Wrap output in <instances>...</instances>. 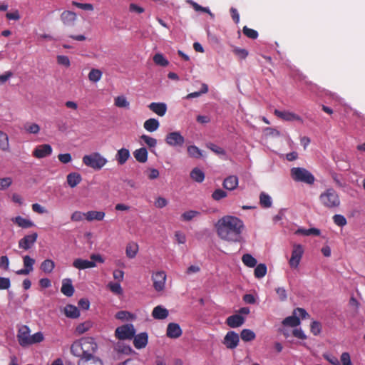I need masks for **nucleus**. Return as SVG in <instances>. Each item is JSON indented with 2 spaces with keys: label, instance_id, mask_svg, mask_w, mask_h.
Masks as SVG:
<instances>
[{
  "label": "nucleus",
  "instance_id": "obj_56",
  "mask_svg": "<svg viewBox=\"0 0 365 365\" xmlns=\"http://www.w3.org/2000/svg\"><path fill=\"white\" fill-rule=\"evenodd\" d=\"M58 64L68 68L71 66V61L68 56L64 55H58L56 57Z\"/></svg>",
  "mask_w": 365,
  "mask_h": 365
},
{
  "label": "nucleus",
  "instance_id": "obj_39",
  "mask_svg": "<svg viewBox=\"0 0 365 365\" xmlns=\"http://www.w3.org/2000/svg\"><path fill=\"white\" fill-rule=\"evenodd\" d=\"M295 234L303 235L305 236H309V235L319 236L320 235V230L317 228H310V229L299 228L295 232Z\"/></svg>",
  "mask_w": 365,
  "mask_h": 365
},
{
  "label": "nucleus",
  "instance_id": "obj_63",
  "mask_svg": "<svg viewBox=\"0 0 365 365\" xmlns=\"http://www.w3.org/2000/svg\"><path fill=\"white\" fill-rule=\"evenodd\" d=\"M31 207H32V210L36 213L41 214V215L48 213V210L45 207L42 206L41 205H40L38 203H34L31 205Z\"/></svg>",
  "mask_w": 365,
  "mask_h": 365
},
{
  "label": "nucleus",
  "instance_id": "obj_13",
  "mask_svg": "<svg viewBox=\"0 0 365 365\" xmlns=\"http://www.w3.org/2000/svg\"><path fill=\"white\" fill-rule=\"evenodd\" d=\"M37 238V232H32L30 235H26L19 241V247L24 250H28L34 246Z\"/></svg>",
  "mask_w": 365,
  "mask_h": 365
},
{
  "label": "nucleus",
  "instance_id": "obj_37",
  "mask_svg": "<svg viewBox=\"0 0 365 365\" xmlns=\"http://www.w3.org/2000/svg\"><path fill=\"white\" fill-rule=\"evenodd\" d=\"M240 336L242 341L247 342L254 340L256 338V334L251 329H244L240 333Z\"/></svg>",
  "mask_w": 365,
  "mask_h": 365
},
{
  "label": "nucleus",
  "instance_id": "obj_59",
  "mask_svg": "<svg viewBox=\"0 0 365 365\" xmlns=\"http://www.w3.org/2000/svg\"><path fill=\"white\" fill-rule=\"evenodd\" d=\"M341 365H353L351 360V356L348 352H343L340 356Z\"/></svg>",
  "mask_w": 365,
  "mask_h": 365
},
{
  "label": "nucleus",
  "instance_id": "obj_35",
  "mask_svg": "<svg viewBox=\"0 0 365 365\" xmlns=\"http://www.w3.org/2000/svg\"><path fill=\"white\" fill-rule=\"evenodd\" d=\"M0 149L6 152L10 150L9 136L1 130H0Z\"/></svg>",
  "mask_w": 365,
  "mask_h": 365
},
{
  "label": "nucleus",
  "instance_id": "obj_46",
  "mask_svg": "<svg viewBox=\"0 0 365 365\" xmlns=\"http://www.w3.org/2000/svg\"><path fill=\"white\" fill-rule=\"evenodd\" d=\"M153 61L156 65L163 67H165L169 64V61L160 53H158L154 55Z\"/></svg>",
  "mask_w": 365,
  "mask_h": 365
},
{
  "label": "nucleus",
  "instance_id": "obj_41",
  "mask_svg": "<svg viewBox=\"0 0 365 365\" xmlns=\"http://www.w3.org/2000/svg\"><path fill=\"white\" fill-rule=\"evenodd\" d=\"M255 277L256 278H262L264 277L267 272V268L265 264L261 263L255 266Z\"/></svg>",
  "mask_w": 365,
  "mask_h": 365
},
{
  "label": "nucleus",
  "instance_id": "obj_30",
  "mask_svg": "<svg viewBox=\"0 0 365 365\" xmlns=\"http://www.w3.org/2000/svg\"><path fill=\"white\" fill-rule=\"evenodd\" d=\"M159 126L160 123L158 120L155 118H149L143 123V128L150 133L156 131L159 128Z\"/></svg>",
  "mask_w": 365,
  "mask_h": 365
},
{
  "label": "nucleus",
  "instance_id": "obj_62",
  "mask_svg": "<svg viewBox=\"0 0 365 365\" xmlns=\"http://www.w3.org/2000/svg\"><path fill=\"white\" fill-rule=\"evenodd\" d=\"M263 131H264V133L267 136H272V137L277 138V137H279L281 135L280 132L274 128H270V127L265 128Z\"/></svg>",
  "mask_w": 365,
  "mask_h": 365
},
{
  "label": "nucleus",
  "instance_id": "obj_47",
  "mask_svg": "<svg viewBox=\"0 0 365 365\" xmlns=\"http://www.w3.org/2000/svg\"><path fill=\"white\" fill-rule=\"evenodd\" d=\"M208 92V86L205 83H202L201 90L200 91L192 92L187 94L185 97L187 99H191L194 98H197L202 94L207 93Z\"/></svg>",
  "mask_w": 365,
  "mask_h": 365
},
{
  "label": "nucleus",
  "instance_id": "obj_3",
  "mask_svg": "<svg viewBox=\"0 0 365 365\" xmlns=\"http://www.w3.org/2000/svg\"><path fill=\"white\" fill-rule=\"evenodd\" d=\"M319 200L324 207L329 210L336 209L341 204L339 195L333 187H328L322 192Z\"/></svg>",
  "mask_w": 365,
  "mask_h": 365
},
{
  "label": "nucleus",
  "instance_id": "obj_60",
  "mask_svg": "<svg viewBox=\"0 0 365 365\" xmlns=\"http://www.w3.org/2000/svg\"><path fill=\"white\" fill-rule=\"evenodd\" d=\"M168 204V201L163 197H158L155 198L154 205L159 209L166 207Z\"/></svg>",
  "mask_w": 365,
  "mask_h": 365
},
{
  "label": "nucleus",
  "instance_id": "obj_29",
  "mask_svg": "<svg viewBox=\"0 0 365 365\" xmlns=\"http://www.w3.org/2000/svg\"><path fill=\"white\" fill-rule=\"evenodd\" d=\"M130 155L127 148H120L117 151L115 159L119 165H123L129 159Z\"/></svg>",
  "mask_w": 365,
  "mask_h": 365
},
{
  "label": "nucleus",
  "instance_id": "obj_16",
  "mask_svg": "<svg viewBox=\"0 0 365 365\" xmlns=\"http://www.w3.org/2000/svg\"><path fill=\"white\" fill-rule=\"evenodd\" d=\"M53 149L48 144H42L36 146L34 151L33 155L36 158H43L51 155Z\"/></svg>",
  "mask_w": 365,
  "mask_h": 365
},
{
  "label": "nucleus",
  "instance_id": "obj_25",
  "mask_svg": "<svg viewBox=\"0 0 365 365\" xmlns=\"http://www.w3.org/2000/svg\"><path fill=\"white\" fill-rule=\"evenodd\" d=\"M168 310L161 305L155 307L152 312V317L155 319H165L168 317Z\"/></svg>",
  "mask_w": 365,
  "mask_h": 365
},
{
  "label": "nucleus",
  "instance_id": "obj_19",
  "mask_svg": "<svg viewBox=\"0 0 365 365\" xmlns=\"http://www.w3.org/2000/svg\"><path fill=\"white\" fill-rule=\"evenodd\" d=\"M76 13L71 11H64L61 14V20L63 23V24L66 26H73L76 21Z\"/></svg>",
  "mask_w": 365,
  "mask_h": 365
},
{
  "label": "nucleus",
  "instance_id": "obj_9",
  "mask_svg": "<svg viewBox=\"0 0 365 365\" xmlns=\"http://www.w3.org/2000/svg\"><path fill=\"white\" fill-rule=\"evenodd\" d=\"M304 254V248L299 244L294 245L293 249L292 251V255L289 260V266L292 268L297 269L301 262Z\"/></svg>",
  "mask_w": 365,
  "mask_h": 365
},
{
  "label": "nucleus",
  "instance_id": "obj_23",
  "mask_svg": "<svg viewBox=\"0 0 365 365\" xmlns=\"http://www.w3.org/2000/svg\"><path fill=\"white\" fill-rule=\"evenodd\" d=\"M78 365H103L102 361L94 355L79 358Z\"/></svg>",
  "mask_w": 365,
  "mask_h": 365
},
{
  "label": "nucleus",
  "instance_id": "obj_40",
  "mask_svg": "<svg viewBox=\"0 0 365 365\" xmlns=\"http://www.w3.org/2000/svg\"><path fill=\"white\" fill-rule=\"evenodd\" d=\"M190 177L193 180L202 182L205 179V174L201 170L195 168L191 171Z\"/></svg>",
  "mask_w": 365,
  "mask_h": 365
},
{
  "label": "nucleus",
  "instance_id": "obj_42",
  "mask_svg": "<svg viewBox=\"0 0 365 365\" xmlns=\"http://www.w3.org/2000/svg\"><path fill=\"white\" fill-rule=\"evenodd\" d=\"M187 1L188 4H190L193 7V9L196 11H202V12L207 13L210 16V17L212 19H214L215 16L210 11L209 8H207V7H202L200 5H199L198 4H197L196 2L193 1L192 0H187Z\"/></svg>",
  "mask_w": 365,
  "mask_h": 365
},
{
  "label": "nucleus",
  "instance_id": "obj_8",
  "mask_svg": "<svg viewBox=\"0 0 365 365\" xmlns=\"http://www.w3.org/2000/svg\"><path fill=\"white\" fill-rule=\"evenodd\" d=\"M135 334L134 326L131 324L118 327L115 331V336L120 340L131 339Z\"/></svg>",
  "mask_w": 365,
  "mask_h": 365
},
{
  "label": "nucleus",
  "instance_id": "obj_50",
  "mask_svg": "<svg viewBox=\"0 0 365 365\" xmlns=\"http://www.w3.org/2000/svg\"><path fill=\"white\" fill-rule=\"evenodd\" d=\"M200 212L196 210H188L181 215V219L184 221H190L197 216H199Z\"/></svg>",
  "mask_w": 365,
  "mask_h": 365
},
{
  "label": "nucleus",
  "instance_id": "obj_2",
  "mask_svg": "<svg viewBox=\"0 0 365 365\" xmlns=\"http://www.w3.org/2000/svg\"><path fill=\"white\" fill-rule=\"evenodd\" d=\"M98 346L93 338L84 337L75 341L71 347V351L74 356L81 358L94 355Z\"/></svg>",
  "mask_w": 365,
  "mask_h": 365
},
{
  "label": "nucleus",
  "instance_id": "obj_28",
  "mask_svg": "<svg viewBox=\"0 0 365 365\" xmlns=\"http://www.w3.org/2000/svg\"><path fill=\"white\" fill-rule=\"evenodd\" d=\"M67 183L71 188L76 187L82 180L81 175L76 172L69 173L66 177Z\"/></svg>",
  "mask_w": 365,
  "mask_h": 365
},
{
  "label": "nucleus",
  "instance_id": "obj_26",
  "mask_svg": "<svg viewBox=\"0 0 365 365\" xmlns=\"http://www.w3.org/2000/svg\"><path fill=\"white\" fill-rule=\"evenodd\" d=\"M138 245L135 242H130L125 247V255L129 259H133L136 257L138 252Z\"/></svg>",
  "mask_w": 365,
  "mask_h": 365
},
{
  "label": "nucleus",
  "instance_id": "obj_18",
  "mask_svg": "<svg viewBox=\"0 0 365 365\" xmlns=\"http://www.w3.org/2000/svg\"><path fill=\"white\" fill-rule=\"evenodd\" d=\"M245 322V319L240 314L230 316L226 319V324L231 328H237L241 327Z\"/></svg>",
  "mask_w": 365,
  "mask_h": 365
},
{
  "label": "nucleus",
  "instance_id": "obj_64",
  "mask_svg": "<svg viewBox=\"0 0 365 365\" xmlns=\"http://www.w3.org/2000/svg\"><path fill=\"white\" fill-rule=\"evenodd\" d=\"M233 53L241 59H245L248 56V51L246 49L238 47L234 48Z\"/></svg>",
  "mask_w": 365,
  "mask_h": 365
},
{
  "label": "nucleus",
  "instance_id": "obj_49",
  "mask_svg": "<svg viewBox=\"0 0 365 365\" xmlns=\"http://www.w3.org/2000/svg\"><path fill=\"white\" fill-rule=\"evenodd\" d=\"M91 327H92L91 322L86 321V322L79 324L76 328V331L78 334H82L86 332L87 331H88L91 328Z\"/></svg>",
  "mask_w": 365,
  "mask_h": 365
},
{
  "label": "nucleus",
  "instance_id": "obj_38",
  "mask_svg": "<svg viewBox=\"0 0 365 365\" xmlns=\"http://www.w3.org/2000/svg\"><path fill=\"white\" fill-rule=\"evenodd\" d=\"M243 264L248 267H255L257 265V259L250 254H245L242 257Z\"/></svg>",
  "mask_w": 365,
  "mask_h": 365
},
{
  "label": "nucleus",
  "instance_id": "obj_6",
  "mask_svg": "<svg viewBox=\"0 0 365 365\" xmlns=\"http://www.w3.org/2000/svg\"><path fill=\"white\" fill-rule=\"evenodd\" d=\"M92 261L77 258L73 262V266L78 269H85L96 267V262L103 263L104 259L99 254H93L91 255Z\"/></svg>",
  "mask_w": 365,
  "mask_h": 365
},
{
  "label": "nucleus",
  "instance_id": "obj_31",
  "mask_svg": "<svg viewBox=\"0 0 365 365\" xmlns=\"http://www.w3.org/2000/svg\"><path fill=\"white\" fill-rule=\"evenodd\" d=\"M86 220L89 222L93 220L101 221L105 217L106 213L103 211L91 210L86 212Z\"/></svg>",
  "mask_w": 365,
  "mask_h": 365
},
{
  "label": "nucleus",
  "instance_id": "obj_5",
  "mask_svg": "<svg viewBox=\"0 0 365 365\" xmlns=\"http://www.w3.org/2000/svg\"><path fill=\"white\" fill-rule=\"evenodd\" d=\"M290 175L294 181L307 185H313L315 181L313 174L304 168H292L290 170Z\"/></svg>",
  "mask_w": 365,
  "mask_h": 365
},
{
  "label": "nucleus",
  "instance_id": "obj_52",
  "mask_svg": "<svg viewBox=\"0 0 365 365\" xmlns=\"http://www.w3.org/2000/svg\"><path fill=\"white\" fill-rule=\"evenodd\" d=\"M23 261L24 268L31 272L34 269L33 266L35 264V260L29 255H26L23 257Z\"/></svg>",
  "mask_w": 365,
  "mask_h": 365
},
{
  "label": "nucleus",
  "instance_id": "obj_27",
  "mask_svg": "<svg viewBox=\"0 0 365 365\" xmlns=\"http://www.w3.org/2000/svg\"><path fill=\"white\" fill-rule=\"evenodd\" d=\"M222 185L228 190H234L238 185V178L235 175H230L224 180Z\"/></svg>",
  "mask_w": 365,
  "mask_h": 365
},
{
  "label": "nucleus",
  "instance_id": "obj_51",
  "mask_svg": "<svg viewBox=\"0 0 365 365\" xmlns=\"http://www.w3.org/2000/svg\"><path fill=\"white\" fill-rule=\"evenodd\" d=\"M25 130L31 134H37L40 131V127L37 123H28L24 125Z\"/></svg>",
  "mask_w": 365,
  "mask_h": 365
},
{
  "label": "nucleus",
  "instance_id": "obj_22",
  "mask_svg": "<svg viewBox=\"0 0 365 365\" xmlns=\"http://www.w3.org/2000/svg\"><path fill=\"white\" fill-rule=\"evenodd\" d=\"M11 221L18 225L19 227L27 229L30 227H33L35 226V224L33 221L29 219L24 218L21 216H16L11 219Z\"/></svg>",
  "mask_w": 365,
  "mask_h": 365
},
{
  "label": "nucleus",
  "instance_id": "obj_20",
  "mask_svg": "<svg viewBox=\"0 0 365 365\" xmlns=\"http://www.w3.org/2000/svg\"><path fill=\"white\" fill-rule=\"evenodd\" d=\"M148 108L159 116H164L167 112V105L165 103H151Z\"/></svg>",
  "mask_w": 365,
  "mask_h": 365
},
{
  "label": "nucleus",
  "instance_id": "obj_33",
  "mask_svg": "<svg viewBox=\"0 0 365 365\" xmlns=\"http://www.w3.org/2000/svg\"><path fill=\"white\" fill-rule=\"evenodd\" d=\"M114 105L117 108H130V102L128 101L127 98L123 95L118 96L114 98Z\"/></svg>",
  "mask_w": 365,
  "mask_h": 365
},
{
  "label": "nucleus",
  "instance_id": "obj_58",
  "mask_svg": "<svg viewBox=\"0 0 365 365\" xmlns=\"http://www.w3.org/2000/svg\"><path fill=\"white\" fill-rule=\"evenodd\" d=\"M44 337L41 332H36L33 335H31L29 345L40 343L43 340Z\"/></svg>",
  "mask_w": 365,
  "mask_h": 365
},
{
  "label": "nucleus",
  "instance_id": "obj_48",
  "mask_svg": "<svg viewBox=\"0 0 365 365\" xmlns=\"http://www.w3.org/2000/svg\"><path fill=\"white\" fill-rule=\"evenodd\" d=\"M259 200L261 205L264 207L268 208L272 206V201L271 197L264 192L260 194Z\"/></svg>",
  "mask_w": 365,
  "mask_h": 365
},
{
  "label": "nucleus",
  "instance_id": "obj_7",
  "mask_svg": "<svg viewBox=\"0 0 365 365\" xmlns=\"http://www.w3.org/2000/svg\"><path fill=\"white\" fill-rule=\"evenodd\" d=\"M299 317L302 319L309 317V314L304 309L302 308H297L293 312V315L286 317L283 321L282 324L284 326H288L291 327H295L300 324Z\"/></svg>",
  "mask_w": 365,
  "mask_h": 365
},
{
  "label": "nucleus",
  "instance_id": "obj_15",
  "mask_svg": "<svg viewBox=\"0 0 365 365\" xmlns=\"http://www.w3.org/2000/svg\"><path fill=\"white\" fill-rule=\"evenodd\" d=\"M30 329L27 326H22L19 328L17 334V339L19 344L22 346L29 345L31 339Z\"/></svg>",
  "mask_w": 365,
  "mask_h": 365
},
{
  "label": "nucleus",
  "instance_id": "obj_24",
  "mask_svg": "<svg viewBox=\"0 0 365 365\" xmlns=\"http://www.w3.org/2000/svg\"><path fill=\"white\" fill-rule=\"evenodd\" d=\"M148 341L147 333L143 332L134 337L133 344L136 349H143L146 346Z\"/></svg>",
  "mask_w": 365,
  "mask_h": 365
},
{
  "label": "nucleus",
  "instance_id": "obj_32",
  "mask_svg": "<svg viewBox=\"0 0 365 365\" xmlns=\"http://www.w3.org/2000/svg\"><path fill=\"white\" fill-rule=\"evenodd\" d=\"M134 158L139 163H144L148 160V151L145 148H140L133 152Z\"/></svg>",
  "mask_w": 365,
  "mask_h": 365
},
{
  "label": "nucleus",
  "instance_id": "obj_54",
  "mask_svg": "<svg viewBox=\"0 0 365 365\" xmlns=\"http://www.w3.org/2000/svg\"><path fill=\"white\" fill-rule=\"evenodd\" d=\"M140 138L150 148H155L157 145V140L147 135H141Z\"/></svg>",
  "mask_w": 365,
  "mask_h": 365
},
{
  "label": "nucleus",
  "instance_id": "obj_43",
  "mask_svg": "<svg viewBox=\"0 0 365 365\" xmlns=\"http://www.w3.org/2000/svg\"><path fill=\"white\" fill-rule=\"evenodd\" d=\"M55 267V263L51 259H45L41 264V269L45 273H51Z\"/></svg>",
  "mask_w": 365,
  "mask_h": 365
},
{
  "label": "nucleus",
  "instance_id": "obj_17",
  "mask_svg": "<svg viewBox=\"0 0 365 365\" xmlns=\"http://www.w3.org/2000/svg\"><path fill=\"white\" fill-rule=\"evenodd\" d=\"M182 334V329L177 323L171 322L168 324L166 335L171 339H178Z\"/></svg>",
  "mask_w": 365,
  "mask_h": 365
},
{
  "label": "nucleus",
  "instance_id": "obj_36",
  "mask_svg": "<svg viewBox=\"0 0 365 365\" xmlns=\"http://www.w3.org/2000/svg\"><path fill=\"white\" fill-rule=\"evenodd\" d=\"M103 73L101 70L92 68L88 73V78L91 82L97 83L101 79Z\"/></svg>",
  "mask_w": 365,
  "mask_h": 365
},
{
  "label": "nucleus",
  "instance_id": "obj_53",
  "mask_svg": "<svg viewBox=\"0 0 365 365\" xmlns=\"http://www.w3.org/2000/svg\"><path fill=\"white\" fill-rule=\"evenodd\" d=\"M187 153L190 157L199 158L202 156L201 150L195 145H190L187 148Z\"/></svg>",
  "mask_w": 365,
  "mask_h": 365
},
{
  "label": "nucleus",
  "instance_id": "obj_61",
  "mask_svg": "<svg viewBox=\"0 0 365 365\" xmlns=\"http://www.w3.org/2000/svg\"><path fill=\"white\" fill-rule=\"evenodd\" d=\"M334 222L340 227L345 226L347 223L346 219L341 215H335L333 217Z\"/></svg>",
  "mask_w": 365,
  "mask_h": 365
},
{
  "label": "nucleus",
  "instance_id": "obj_34",
  "mask_svg": "<svg viewBox=\"0 0 365 365\" xmlns=\"http://www.w3.org/2000/svg\"><path fill=\"white\" fill-rule=\"evenodd\" d=\"M64 313L67 317L76 319L80 316L78 309L72 304L66 305L64 308Z\"/></svg>",
  "mask_w": 365,
  "mask_h": 365
},
{
  "label": "nucleus",
  "instance_id": "obj_44",
  "mask_svg": "<svg viewBox=\"0 0 365 365\" xmlns=\"http://www.w3.org/2000/svg\"><path fill=\"white\" fill-rule=\"evenodd\" d=\"M115 318L122 321H129L135 319V316L128 311H120L116 313Z\"/></svg>",
  "mask_w": 365,
  "mask_h": 365
},
{
  "label": "nucleus",
  "instance_id": "obj_45",
  "mask_svg": "<svg viewBox=\"0 0 365 365\" xmlns=\"http://www.w3.org/2000/svg\"><path fill=\"white\" fill-rule=\"evenodd\" d=\"M120 282H109L107 285L108 288L112 293L116 295H121L123 293Z\"/></svg>",
  "mask_w": 365,
  "mask_h": 365
},
{
  "label": "nucleus",
  "instance_id": "obj_1",
  "mask_svg": "<svg viewBox=\"0 0 365 365\" xmlns=\"http://www.w3.org/2000/svg\"><path fill=\"white\" fill-rule=\"evenodd\" d=\"M214 227L218 237L223 241L237 243L242 240L245 224L236 216L227 215L220 217Z\"/></svg>",
  "mask_w": 365,
  "mask_h": 365
},
{
  "label": "nucleus",
  "instance_id": "obj_57",
  "mask_svg": "<svg viewBox=\"0 0 365 365\" xmlns=\"http://www.w3.org/2000/svg\"><path fill=\"white\" fill-rule=\"evenodd\" d=\"M84 218L86 219V212H82L80 211L73 212L71 216V220L73 222H80L82 221Z\"/></svg>",
  "mask_w": 365,
  "mask_h": 365
},
{
  "label": "nucleus",
  "instance_id": "obj_21",
  "mask_svg": "<svg viewBox=\"0 0 365 365\" xmlns=\"http://www.w3.org/2000/svg\"><path fill=\"white\" fill-rule=\"evenodd\" d=\"M61 292L66 297H71L74 293V287L72 280L70 278H65L62 280Z\"/></svg>",
  "mask_w": 365,
  "mask_h": 365
},
{
  "label": "nucleus",
  "instance_id": "obj_12",
  "mask_svg": "<svg viewBox=\"0 0 365 365\" xmlns=\"http://www.w3.org/2000/svg\"><path fill=\"white\" fill-rule=\"evenodd\" d=\"M240 336L234 331H229L225 336L222 344L229 349H235L239 344Z\"/></svg>",
  "mask_w": 365,
  "mask_h": 365
},
{
  "label": "nucleus",
  "instance_id": "obj_4",
  "mask_svg": "<svg viewBox=\"0 0 365 365\" xmlns=\"http://www.w3.org/2000/svg\"><path fill=\"white\" fill-rule=\"evenodd\" d=\"M83 163L95 170H101L108 163V160L98 152L85 155L82 158Z\"/></svg>",
  "mask_w": 365,
  "mask_h": 365
},
{
  "label": "nucleus",
  "instance_id": "obj_11",
  "mask_svg": "<svg viewBox=\"0 0 365 365\" xmlns=\"http://www.w3.org/2000/svg\"><path fill=\"white\" fill-rule=\"evenodd\" d=\"M152 280L155 291L164 290L166 282V274L164 271H158L153 274Z\"/></svg>",
  "mask_w": 365,
  "mask_h": 365
},
{
  "label": "nucleus",
  "instance_id": "obj_10",
  "mask_svg": "<svg viewBox=\"0 0 365 365\" xmlns=\"http://www.w3.org/2000/svg\"><path fill=\"white\" fill-rule=\"evenodd\" d=\"M165 140L171 147H182L185 143L184 137L178 131L168 133Z\"/></svg>",
  "mask_w": 365,
  "mask_h": 365
},
{
  "label": "nucleus",
  "instance_id": "obj_14",
  "mask_svg": "<svg viewBox=\"0 0 365 365\" xmlns=\"http://www.w3.org/2000/svg\"><path fill=\"white\" fill-rule=\"evenodd\" d=\"M274 115L284 121H299L302 122V118L297 114L289 110H279L275 109L274 111Z\"/></svg>",
  "mask_w": 365,
  "mask_h": 365
},
{
  "label": "nucleus",
  "instance_id": "obj_55",
  "mask_svg": "<svg viewBox=\"0 0 365 365\" xmlns=\"http://www.w3.org/2000/svg\"><path fill=\"white\" fill-rule=\"evenodd\" d=\"M227 196V193L222 189H217L212 194V199L216 201H219L221 199L226 197Z\"/></svg>",
  "mask_w": 365,
  "mask_h": 365
}]
</instances>
